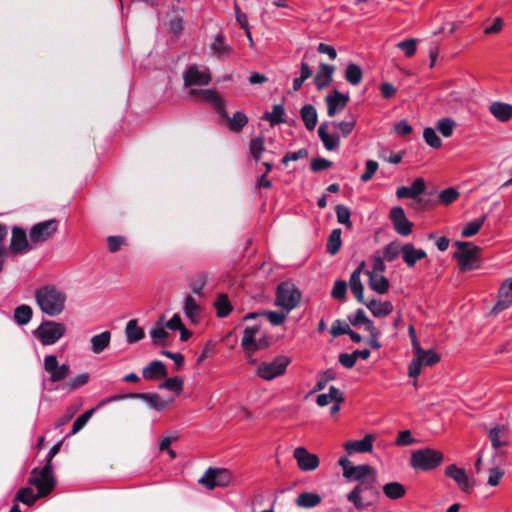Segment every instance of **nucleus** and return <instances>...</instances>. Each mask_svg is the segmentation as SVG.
Here are the masks:
<instances>
[{"mask_svg": "<svg viewBox=\"0 0 512 512\" xmlns=\"http://www.w3.org/2000/svg\"><path fill=\"white\" fill-rule=\"evenodd\" d=\"M487 219L486 215H483L482 217L475 219L471 222H469L463 229H462V236L463 237H472L476 235L483 224L485 223Z\"/></svg>", "mask_w": 512, "mask_h": 512, "instance_id": "3c124183", "label": "nucleus"}, {"mask_svg": "<svg viewBox=\"0 0 512 512\" xmlns=\"http://www.w3.org/2000/svg\"><path fill=\"white\" fill-rule=\"evenodd\" d=\"M490 113L499 121L507 122L512 118V105L500 101L489 106Z\"/></svg>", "mask_w": 512, "mask_h": 512, "instance_id": "7c9ffc66", "label": "nucleus"}, {"mask_svg": "<svg viewBox=\"0 0 512 512\" xmlns=\"http://www.w3.org/2000/svg\"><path fill=\"white\" fill-rule=\"evenodd\" d=\"M368 276L369 287L379 293L385 294L389 290V281L383 274H377L375 272H366Z\"/></svg>", "mask_w": 512, "mask_h": 512, "instance_id": "473e14b6", "label": "nucleus"}, {"mask_svg": "<svg viewBox=\"0 0 512 512\" xmlns=\"http://www.w3.org/2000/svg\"><path fill=\"white\" fill-rule=\"evenodd\" d=\"M300 114L306 129L309 131L314 130L318 120L315 107L311 104H306L301 108Z\"/></svg>", "mask_w": 512, "mask_h": 512, "instance_id": "f704fd0d", "label": "nucleus"}, {"mask_svg": "<svg viewBox=\"0 0 512 512\" xmlns=\"http://www.w3.org/2000/svg\"><path fill=\"white\" fill-rule=\"evenodd\" d=\"M285 109L282 104H276L272 107V111L265 112L263 115V119L269 121V123L274 126L280 123H284L285 119Z\"/></svg>", "mask_w": 512, "mask_h": 512, "instance_id": "37998d69", "label": "nucleus"}, {"mask_svg": "<svg viewBox=\"0 0 512 512\" xmlns=\"http://www.w3.org/2000/svg\"><path fill=\"white\" fill-rule=\"evenodd\" d=\"M512 305V277L505 280L499 288L498 301L492 308L493 314L509 308Z\"/></svg>", "mask_w": 512, "mask_h": 512, "instance_id": "aec40b11", "label": "nucleus"}, {"mask_svg": "<svg viewBox=\"0 0 512 512\" xmlns=\"http://www.w3.org/2000/svg\"><path fill=\"white\" fill-rule=\"evenodd\" d=\"M364 263H362L357 269L353 271L350 276L349 284L351 291L358 302L365 303L364 301V287L361 283L360 275L363 269Z\"/></svg>", "mask_w": 512, "mask_h": 512, "instance_id": "c756f323", "label": "nucleus"}, {"mask_svg": "<svg viewBox=\"0 0 512 512\" xmlns=\"http://www.w3.org/2000/svg\"><path fill=\"white\" fill-rule=\"evenodd\" d=\"M335 378H336V372L334 370H332V369L326 370L325 372H323L320 375V377L315 385L314 391L323 390L326 387L327 383L329 381L334 380Z\"/></svg>", "mask_w": 512, "mask_h": 512, "instance_id": "052dcab7", "label": "nucleus"}, {"mask_svg": "<svg viewBox=\"0 0 512 512\" xmlns=\"http://www.w3.org/2000/svg\"><path fill=\"white\" fill-rule=\"evenodd\" d=\"M375 436L373 434H366L361 440L348 441L344 443V449L351 455L353 453L371 452L373 449V441Z\"/></svg>", "mask_w": 512, "mask_h": 512, "instance_id": "4be33fe9", "label": "nucleus"}, {"mask_svg": "<svg viewBox=\"0 0 512 512\" xmlns=\"http://www.w3.org/2000/svg\"><path fill=\"white\" fill-rule=\"evenodd\" d=\"M459 196V193L454 188H447L443 190L440 195L439 199L443 204H450L454 202Z\"/></svg>", "mask_w": 512, "mask_h": 512, "instance_id": "338daca9", "label": "nucleus"}, {"mask_svg": "<svg viewBox=\"0 0 512 512\" xmlns=\"http://www.w3.org/2000/svg\"><path fill=\"white\" fill-rule=\"evenodd\" d=\"M356 124V120L353 116H351L350 120L347 121H340V122H333L332 125L339 129L342 136L347 137L351 134Z\"/></svg>", "mask_w": 512, "mask_h": 512, "instance_id": "680f3d73", "label": "nucleus"}, {"mask_svg": "<svg viewBox=\"0 0 512 512\" xmlns=\"http://www.w3.org/2000/svg\"><path fill=\"white\" fill-rule=\"evenodd\" d=\"M183 80L186 87L206 86L211 81V75L207 68L201 69L197 65H191L184 71Z\"/></svg>", "mask_w": 512, "mask_h": 512, "instance_id": "4468645a", "label": "nucleus"}, {"mask_svg": "<svg viewBox=\"0 0 512 512\" xmlns=\"http://www.w3.org/2000/svg\"><path fill=\"white\" fill-rule=\"evenodd\" d=\"M59 228V222L56 219H50L34 224L29 233V239L32 245L43 244L54 237Z\"/></svg>", "mask_w": 512, "mask_h": 512, "instance_id": "6e6552de", "label": "nucleus"}, {"mask_svg": "<svg viewBox=\"0 0 512 512\" xmlns=\"http://www.w3.org/2000/svg\"><path fill=\"white\" fill-rule=\"evenodd\" d=\"M456 122L451 118L439 119L436 125L437 130L444 136L450 137L453 134Z\"/></svg>", "mask_w": 512, "mask_h": 512, "instance_id": "603ef678", "label": "nucleus"}, {"mask_svg": "<svg viewBox=\"0 0 512 512\" xmlns=\"http://www.w3.org/2000/svg\"><path fill=\"white\" fill-rule=\"evenodd\" d=\"M327 104V114L329 117H335L343 111L349 102V95H345L338 90H333L332 93L325 97Z\"/></svg>", "mask_w": 512, "mask_h": 512, "instance_id": "a211bd4d", "label": "nucleus"}, {"mask_svg": "<svg viewBox=\"0 0 512 512\" xmlns=\"http://www.w3.org/2000/svg\"><path fill=\"white\" fill-rule=\"evenodd\" d=\"M445 475L453 479L461 491L468 493L472 490L473 483L463 468H459L455 464L448 465L445 468Z\"/></svg>", "mask_w": 512, "mask_h": 512, "instance_id": "6ab92c4d", "label": "nucleus"}, {"mask_svg": "<svg viewBox=\"0 0 512 512\" xmlns=\"http://www.w3.org/2000/svg\"><path fill=\"white\" fill-rule=\"evenodd\" d=\"M167 374L168 372L165 364L159 360L150 362L142 371L143 378L146 380H155L166 377Z\"/></svg>", "mask_w": 512, "mask_h": 512, "instance_id": "cd10ccee", "label": "nucleus"}, {"mask_svg": "<svg viewBox=\"0 0 512 512\" xmlns=\"http://www.w3.org/2000/svg\"><path fill=\"white\" fill-rule=\"evenodd\" d=\"M183 379L179 376L167 378L164 382L159 385L160 389H166L179 395L183 389Z\"/></svg>", "mask_w": 512, "mask_h": 512, "instance_id": "8fccbe9b", "label": "nucleus"}, {"mask_svg": "<svg viewBox=\"0 0 512 512\" xmlns=\"http://www.w3.org/2000/svg\"><path fill=\"white\" fill-rule=\"evenodd\" d=\"M89 381V374L82 373L73 378H71L68 382L65 383L64 387L69 391H74L84 385H86Z\"/></svg>", "mask_w": 512, "mask_h": 512, "instance_id": "4d7b16f0", "label": "nucleus"}, {"mask_svg": "<svg viewBox=\"0 0 512 512\" xmlns=\"http://www.w3.org/2000/svg\"><path fill=\"white\" fill-rule=\"evenodd\" d=\"M376 481L373 479L358 483L354 489L347 495V500L351 502L356 509L364 510L373 505L379 496Z\"/></svg>", "mask_w": 512, "mask_h": 512, "instance_id": "7ed1b4c3", "label": "nucleus"}, {"mask_svg": "<svg viewBox=\"0 0 512 512\" xmlns=\"http://www.w3.org/2000/svg\"><path fill=\"white\" fill-rule=\"evenodd\" d=\"M215 307L217 310L218 317H221V318L226 317L232 309L230 302L226 295H220L217 298Z\"/></svg>", "mask_w": 512, "mask_h": 512, "instance_id": "13d9d810", "label": "nucleus"}, {"mask_svg": "<svg viewBox=\"0 0 512 512\" xmlns=\"http://www.w3.org/2000/svg\"><path fill=\"white\" fill-rule=\"evenodd\" d=\"M415 442H416V440L412 436L410 430H403L398 433V436L395 440V445L408 446V445L414 444Z\"/></svg>", "mask_w": 512, "mask_h": 512, "instance_id": "0e129e2a", "label": "nucleus"}, {"mask_svg": "<svg viewBox=\"0 0 512 512\" xmlns=\"http://www.w3.org/2000/svg\"><path fill=\"white\" fill-rule=\"evenodd\" d=\"M345 79L348 83L353 86H357L361 83L363 72L359 65L350 63L345 70Z\"/></svg>", "mask_w": 512, "mask_h": 512, "instance_id": "a18cd8bd", "label": "nucleus"}, {"mask_svg": "<svg viewBox=\"0 0 512 512\" xmlns=\"http://www.w3.org/2000/svg\"><path fill=\"white\" fill-rule=\"evenodd\" d=\"M423 138L425 142L432 148L438 149L442 146V140L433 128H425L423 132Z\"/></svg>", "mask_w": 512, "mask_h": 512, "instance_id": "6e6d98bb", "label": "nucleus"}, {"mask_svg": "<svg viewBox=\"0 0 512 512\" xmlns=\"http://www.w3.org/2000/svg\"><path fill=\"white\" fill-rule=\"evenodd\" d=\"M265 150V138L263 135L257 136L250 140L249 151L255 161L261 159L262 153Z\"/></svg>", "mask_w": 512, "mask_h": 512, "instance_id": "de8ad7c7", "label": "nucleus"}, {"mask_svg": "<svg viewBox=\"0 0 512 512\" xmlns=\"http://www.w3.org/2000/svg\"><path fill=\"white\" fill-rule=\"evenodd\" d=\"M403 261L409 266L413 267L417 261L426 257V252L423 249H416L412 243H407L401 247Z\"/></svg>", "mask_w": 512, "mask_h": 512, "instance_id": "a878e982", "label": "nucleus"}, {"mask_svg": "<svg viewBox=\"0 0 512 512\" xmlns=\"http://www.w3.org/2000/svg\"><path fill=\"white\" fill-rule=\"evenodd\" d=\"M189 96L196 101H205L210 103L220 117L227 118L226 104L215 90L191 89L189 91Z\"/></svg>", "mask_w": 512, "mask_h": 512, "instance_id": "9b49d317", "label": "nucleus"}, {"mask_svg": "<svg viewBox=\"0 0 512 512\" xmlns=\"http://www.w3.org/2000/svg\"><path fill=\"white\" fill-rule=\"evenodd\" d=\"M258 332L259 328L257 326L246 327L244 329L241 345L246 353L251 354L255 352L254 344L256 342V335Z\"/></svg>", "mask_w": 512, "mask_h": 512, "instance_id": "4c0bfd02", "label": "nucleus"}, {"mask_svg": "<svg viewBox=\"0 0 512 512\" xmlns=\"http://www.w3.org/2000/svg\"><path fill=\"white\" fill-rule=\"evenodd\" d=\"M329 129V123L323 122L318 128V136L321 139L324 147L328 151L336 150L339 147L340 144V138L336 134H330L328 132Z\"/></svg>", "mask_w": 512, "mask_h": 512, "instance_id": "393cba45", "label": "nucleus"}, {"mask_svg": "<svg viewBox=\"0 0 512 512\" xmlns=\"http://www.w3.org/2000/svg\"><path fill=\"white\" fill-rule=\"evenodd\" d=\"M384 495L391 500H398L406 494L405 487L399 482H389L383 486Z\"/></svg>", "mask_w": 512, "mask_h": 512, "instance_id": "79ce46f5", "label": "nucleus"}, {"mask_svg": "<svg viewBox=\"0 0 512 512\" xmlns=\"http://www.w3.org/2000/svg\"><path fill=\"white\" fill-rule=\"evenodd\" d=\"M228 128L233 132H240L248 123V118L242 111L236 112L233 117L225 118Z\"/></svg>", "mask_w": 512, "mask_h": 512, "instance_id": "49530a36", "label": "nucleus"}, {"mask_svg": "<svg viewBox=\"0 0 512 512\" xmlns=\"http://www.w3.org/2000/svg\"><path fill=\"white\" fill-rule=\"evenodd\" d=\"M43 366L52 383L65 380L70 373V366L68 364H59L56 355L45 356Z\"/></svg>", "mask_w": 512, "mask_h": 512, "instance_id": "f8f14e48", "label": "nucleus"}, {"mask_svg": "<svg viewBox=\"0 0 512 512\" xmlns=\"http://www.w3.org/2000/svg\"><path fill=\"white\" fill-rule=\"evenodd\" d=\"M211 50L213 54L220 57L230 52V46L225 43L222 34H218L215 37L214 42L211 44Z\"/></svg>", "mask_w": 512, "mask_h": 512, "instance_id": "864d4df0", "label": "nucleus"}, {"mask_svg": "<svg viewBox=\"0 0 512 512\" xmlns=\"http://www.w3.org/2000/svg\"><path fill=\"white\" fill-rule=\"evenodd\" d=\"M336 215H337V221L340 224H343L348 229L352 228V222L350 220L351 212L348 207L344 205H337L335 208Z\"/></svg>", "mask_w": 512, "mask_h": 512, "instance_id": "5fc2aeb1", "label": "nucleus"}, {"mask_svg": "<svg viewBox=\"0 0 512 512\" xmlns=\"http://www.w3.org/2000/svg\"><path fill=\"white\" fill-rule=\"evenodd\" d=\"M457 251L454 258L457 260L459 269L468 272L480 267V248L471 242L456 241L454 244Z\"/></svg>", "mask_w": 512, "mask_h": 512, "instance_id": "20e7f679", "label": "nucleus"}, {"mask_svg": "<svg viewBox=\"0 0 512 512\" xmlns=\"http://www.w3.org/2000/svg\"><path fill=\"white\" fill-rule=\"evenodd\" d=\"M33 316V310L29 305L22 304L15 308L14 310V320L18 325H26L28 324Z\"/></svg>", "mask_w": 512, "mask_h": 512, "instance_id": "c03bdc74", "label": "nucleus"}, {"mask_svg": "<svg viewBox=\"0 0 512 512\" xmlns=\"http://www.w3.org/2000/svg\"><path fill=\"white\" fill-rule=\"evenodd\" d=\"M440 360L438 354H436L433 350H424L422 348V352H415L414 358L409 365V376L412 378H416L421 373V368L423 366H432L436 364Z\"/></svg>", "mask_w": 512, "mask_h": 512, "instance_id": "ddd939ff", "label": "nucleus"}, {"mask_svg": "<svg viewBox=\"0 0 512 512\" xmlns=\"http://www.w3.org/2000/svg\"><path fill=\"white\" fill-rule=\"evenodd\" d=\"M390 220L398 234L407 236L412 232L413 224L405 216V212L402 207L395 206L391 209Z\"/></svg>", "mask_w": 512, "mask_h": 512, "instance_id": "f3484780", "label": "nucleus"}, {"mask_svg": "<svg viewBox=\"0 0 512 512\" xmlns=\"http://www.w3.org/2000/svg\"><path fill=\"white\" fill-rule=\"evenodd\" d=\"M378 169V163L374 160H368L365 165V172L361 175L362 182H368L372 179Z\"/></svg>", "mask_w": 512, "mask_h": 512, "instance_id": "69168bd1", "label": "nucleus"}, {"mask_svg": "<svg viewBox=\"0 0 512 512\" xmlns=\"http://www.w3.org/2000/svg\"><path fill=\"white\" fill-rule=\"evenodd\" d=\"M322 498L319 494L314 492H303L295 499V504L302 508H313L319 505Z\"/></svg>", "mask_w": 512, "mask_h": 512, "instance_id": "e433bc0d", "label": "nucleus"}, {"mask_svg": "<svg viewBox=\"0 0 512 512\" xmlns=\"http://www.w3.org/2000/svg\"><path fill=\"white\" fill-rule=\"evenodd\" d=\"M301 300V292L294 283L285 281L277 286L275 305L289 313L297 307Z\"/></svg>", "mask_w": 512, "mask_h": 512, "instance_id": "0eeeda50", "label": "nucleus"}, {"mask_svg": "<svg viewBox=\"0 0 512 512\" xmlns=\"http://www.w3.org/2000/svg\"><path fill=\"white\" fill-rule=\"evenodd\" d=\"M341 229H334L329 235L327 241V252L331 255H335L341 248Z\"/></svg>", "mask_w": 512, "mask_h": 512, "instance_id": "09e8293b", "label": "nucleus"}, {"mask_svg": "<svg viewBox=\"0 0 512 512\" xmlns=\"http://www.w3.org/2000/svg\"><path fill=\"white\" fill-rule=\"evenodd\" d=\"M401 252V248L397 242H391L384 247L383 256L384 259L388 262L394 261L399 253Z\"/></svg>", "mask_w": 512, "mask_h": 512, "instance_id": "bf43d9fd", "label": "nucleus"}, {"mask_svg": "<svg viewBox=\"0 0 512 512\" xmlns=\"http://www.w3.org/2000/svg\"><path fill=\"white\" fill-rule=\"evenodd\" d=\"M334 66L329 64H321L320 69L314 77V84L318 90L330 85L332 81V75L334 73Z\"/></svg>", "mask_w": 512, "mask_h": 512, "instance_id": "c85d7f7f", "label": "nucleus"}, {"mask_svg": "<svg viewBox=\"0 0 512 512\" xmlns=\"http://www.w3.org/2000/svg\"><path fill=\"white\" fill-rule=\"evenodd\" d=\"M293 457L297 462L298 468L303 472L314 471L320 464L319 457L316 454L310 453L304 447L295 448Z\"/></svg>", "mask_w": 512, "mask_h": 512, "instance_id": "2eb2a0df", "label": "nucleus"}, {"mask_svg": "<svg viewBox=\"0 0 512 512\" xmlns=\"http://www.w3.org/2000/svg\"><path fill=\"white\" fill-rule=\"evenodd\" d=\"M289 357L280 355L270 362H262L257 367V375L267 381L283 375L290 364Z\"/></svg>", "mask_w": 512, "mask_h": 512, "instance_id": "1a4fd4ad", "label": "nucleus"}, {"mask_svg": "<svg viewBox=\"0 0 512 512\" xmlns=\"http://www.w3.org/2000/svg\"><path fill=\"white\" fill-rule=\"evenodd\" d=\"M130 396L144 400L151 408L158 411L166 409L173 402V399L165 400L157 393H137Z\"/></svg>", "mask_w": 512, "mask_h": 512, "instance_id": "5701e85b", "label": "nucleus"}, {"mask_svg": "<svg viewBox=\"0 0 512 512\" xmlns=\"http://www.w3.org/2000/svg\"><path fill=\"white\" fill-rule=\"evenodd\" d=\"M418 40L415 38H409L404 41L399 42L396 46L401 49L407 57H411L414 55L416 51V45Z\"/></svg>", "mask_w": 512, "mask_h": 512, "instance_id": "e2e57ef3", "label": "nucleus"}, {"mask_svg": "<svg viewBox=\"0 0 512 512\" xmlns=\"http://www.w3.org/2000/svg\"><path fill=\"white\" fill-rule=\"evenodd\" d=\"M444 460V454L432 448L418 449L412 452L410 465L417 470L429 471L437 468Z\"/></svg>", "mask_w": 512, "mask_h": 512, "instance_id": "39448f33", "label": "nucleus"}, {"mask_svg": "<svg viewBox=\"0 0 512 512\" xmlns=\"http://www.w3.org/2000/svg\"><path fill=\"white\" fill-rule=\"evenodd\" d=\"M34 297L41 312L49 317H56L65 310L67 294L54 285L38 288Z\"/></svg>", "mask_w": 512, "mask_h": 512, "instance_id": "f257e3e1", "label": "nucleus"}, {"mask_svg": "<svg viewBox=\"0 0 512 512\" xmlns=\"http://www.w3.org/2000/svg\"><path fill=\"white\" fill-rule=\"evenodd\" d=\"M509 429L506 425H496L489 430V439L493 448L497 449L508 444Z\"/></svg>", "mask_w": 512, "mask_h": 512, "instance_id": "bb28decb", "label": "nucleus"}, {"mask_svg": "<svg viewBox=\"0 0 512 512\" xmlns=\"http://www.w3.org/2000/svg\"><path fill=\"white\" fill-rule=\"evenodd\" d=\"M345 478L350 481H358V483L370 479L376 481L377 471L368 464L354 465L347 471Z\"/></svg>", "mask_w": 512, "mask_h": 512, "instance_id": "412c9836", "label": "nucleus"}, {"mask_svg": "<svg viewBox=\"0 0 512 512\" xmlns=\"http://www.w3.org/2000/svg\"><path fill=\"white\" fill-rule=\"evenodd\" d=\"M183 310L187 318H189L192 322H196L201 308L197 304L196 300L191 296L187 295L184 299Z\"/></svg>", "mask_w": 512, "mask_h": 512, "instance_id": "a19ab883", "label": "nucleus"}, {"mask_svg": "<svg viewBox=\"0 0 512 512\" xmlns=\"http://www.w3.org/2000/svg\"><path fill=\"white\" fill-rule=\"evenodd\" d=\"M33 333L42 345L50 346L57 343L65 335L66 326L61 322L46 320Z\"/></svg>", "mask_w": 512, "mask_h": 512, "instance_id": "423d86ee", "label": "nucleus"}, {"mask_svg": "<svg viewBox=\"0 0 512 512\" xmlns=\"http://www.w3.org/2000/svg\"><path fill=\"white\" fill-rule=\"evenodd\" d=\"M126 340L128 343L133 344L144 338V330L138 326L137 320L132 319L128 321L125 328Z\"/></svg>", "mask_w": 512, "mask_h": 512, "instance_id": "58836bf2", "label": "nucleus"}, {"mask_svg": "<svg viewBox=\"0 0 512 512\" xmlns=\"http://www.w3.org/2000/svg\"><path fill=\"white\" fill-rule=\"evenodd\" d=\"M267 319L274 326L281 325L287 318V312L268 311L265 313Z\"/></svg>", "mask_w": 512, "mask_h": 512, "instance_id": "774afa93", "label": "nucleus"}, {"mask_svg": "<svg viewBox=\"0 0 512 512\" xmlns=\"http://www.w3.org/2000/svg\"><path fill=\"white\" fill-rule=\"evenodd\" d=\"M111 332L104 331L91 338V350L95 354L102 353L110 344Z\"/></svg>", "mask_w": 512, "mask_h": 512, "instance_id": "c9c22d12", "label": "nucleus"}, {"mask_svg": "<svg viewBox=\"0 0 512 512\" xmlns=\"http://www.w3.org/2000/svg\"><path fill=\"white\" fill-rule=\"evenodd\" d=\"M232 474L225 468H208L199 479V483L212 490L215 487H226L231 483Z\"/></svg>", "mask_w": 512, "mask_h": 512, "instance_id": "9d476101", "label": "nucleus"}, {"mask_svg": "<svg viewBox=\"0 0 512 512\" xmlns=\"http://www.w3.org/2000/svg\"><path fill=\"white\" fill-rule=\"evenodd\" d=\"M152 343L154 345H162L166 342L169 337V333L166 331L164 326V316H160L156 321L155 325L149 331Z\"/></svg>", "mask_w": 512, "mask_h": 512, "instance_id": "2f4dec72", "label": "nucleus"}, {"mask_svg": "<svg viewBox=\"0 0 512 512\" xmlns=\"http://www.w3.org/2000/svg\"><path fill=\"white\" fill-rule=\"evenodd\" d=\"M62 441L56 443L48 452L47 463L41 469L34 468L31 471V477L28 483L40 490L41 495H48L55 487V479L53 477L52 459L59 453Z\"/></svg>", "mask_w": 512, "mask_h": 512, "instance_id": "f03ea898", "label": "nucleus"}, {"mask_svg": "<svg viewBox=\"0 0 512 512\" xmlns=\"http://www.w3.org/2000/svg\"><path fill=\"white\" fill-rule=\"evenodd\" d=\"M38 490V494H35L30 487H23L18 490L15 500L21 502L25 505L32 506L38 498L45 497L46 495H41L40 490Z\"/></svg>", "mask_w": 512, "mask_h": 512, "instance_id": "ea45409f", "label": "nucleus"}, {"mask_svg": "<svg viewBox=\"0 0 512 512\" xmlns=\"http://www.w3.org/2000/svg\"><path fill=\"white\" fill-rule=\"evenodd\" d=\"M375 317L389 315L393 311V305L389 301L371 300L364 303Z\"/></svg>", "mask_w": 512, "mask_h": 512, "instance_id": "72a5a7b5", "label": "nucleus"}, {"mask_svg": "<svg viewBox=\"0 0 512 512\" xmlns=\"http://www.w3.org/2000/svg\"><path fill=\"white\" fill-rule=\"evenodd\" d=\"M34 248V245L27 239L26 231L23 228L15 226L12 229L10 250L15 254H22Z\"/></svg>", "mask_w": 512, "mask_h": 512, "instance_id": "dca6fc26", "label": "nucleus"}, {"mask_svg": "<svg viewBox=\"0 0 512 512\" xmlns=\"http://www.w3.org/2000/svg\"><path fill=\"white\" fill-rule=\"evenodd\" d=\"M426 185L422 178H417L411 187L401 186L396 190V196L400 199L411 198L417 199L425 191Z\"/></svg>", "mask_w": 512, "mask_h": 512, "instance_id": "b1692460", "label": "nucleus"}]
</instances>
